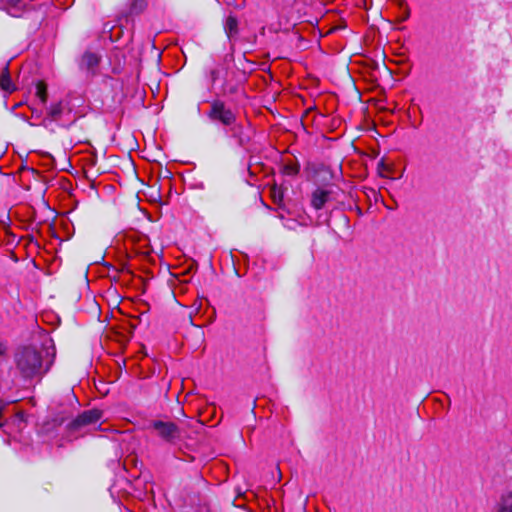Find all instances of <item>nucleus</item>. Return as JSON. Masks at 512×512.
Listing matches in <instances>:
<instances>
[{"label":"nucleus","instance_id":"f257e3e1","mask_svg":"<svg viewBox=\"0 0 512 512\" xmlns=\"http://www.w3.org/2000/svg\"><path fill=\"white\" fill-rule=\"evenodd\" d=\"M13 360L16 371L23 380L40 382L54 364L55 350L23 345L16 349Z\"/></svg>","mask_w":512,"mask_h":512},{"label":"nucleus","instance_id":"f03ea898","mask_svg":"<svg viewBox=\"0 0 512 512\" xmlns=\"http://www.w3.org/2000/svg\"><path fill=\"white\" fill-rule=\"evenodd\" d=\"M149 429L166 444L176 445L182 440V429L172 421L152 420Z\"/></svg>","mask_w":512,"mask_h":512},{"label":"nucleus","instance_id":"7ed1b4c3","mask_svg":"<svg viewBox=\"0 0 512 512\" xmlns=\"http://www.w3.org/2000/svg\"><path fill=\"white\" fill-rule=\"evenodd\" d=\"M206 115L212 122L223 126L225 130L237 120V114L219 99L211 102Z\"/></svg>","mask_w":512,"mask_h":512},{"label":"nucleus","instance_id":"20e7f679","mask_svg":"<svg viewBox=\"0 0 512 512\" xmlns=\"http://www.w3.org/2000/svg\"><path fill=\"white\" fill-rule=\"evenodd\" d=\"M103 413L99 409H90L79 414L74 420H72L67 428L70 432H77L83 427L88 425L96 424L102 418Z\"/></svg>","mask_w":512,"mask_h":512},{"label":"nucleus","instance_id":"39448f33","mask_svg":"<svg viewBox=\"0 0 512 512\" xmlns=\"http://www.w3.org/2000/svg\"><path fill=\"white\" fill-rule=\"evenodd\" d=\"M227 132L230 133L231 137L236 139L238 145L244 149H247L250 144L251 137L246 132L242 123H239L237 120L226 129Z\"/></svg>","mask_w":512,"mask_h":512},{"label":"nucleus","instance_id":"423d86ee","mask_svg":"<svg viewBox=\"0 0 512 512\" xmlns=\"http://www.w3.org/2000/svg\"><path fill=\"white\" fill-rule=\"evenodd\" d=\"M72 112L68 102L60 101L52 104L47 112V118L53 122L62 121L64 116H69Z\"/></svg>","mask_w":512,"mask_h":512},{"label":"nucleus","instance_id":"0eeeda50","mask_svg":"<svg viewBox=\"0 0 512 512\" xmlns=\"http://www.w3.org/2000/svg\"><path fill=\"white\" fill-rule=\"evenodd\" d=\"M31 0H0V8L13 17H19Z\"/></svg>","mask_w":512,"mask_h":512},{"label":"nucleus","instance_id":"6e6552de","mask_svg":"<svg viewBox=\"0 0 512 512\" xmlns=\"http://www.w3.org/2000/svg\"><path fill=\"white\" fill-rule=\"evenodd\" d=\"M331 192L322 188H317L311 195V205L314 209L320 210L330 200Z\"/></svg>","mask_w":512,"mask_h":512},{"label":"nucleus","instance_id":"1a4fd4ad","mask_svg":"<svg viewBox=\"0 0 512 512\" xmlns=\"http://www.w3.org/2000/svg\"><path fill=\"white\" fill-rule=\"evenodd\" d=\"M100 62V57L92 52H85L80 61V68L94 74L95 68Z\"/></svg>","mask_w":512,"mask_h":512},{"label":"nucleus","instance_id":"9d476101","mask_svg":"<svg viewBox=\"0 0 512 512\" xmlns=\"http://www.w3.org/2000/svg\"><path fill=\"white\" fill-rule=\"evenodd\" d=\"M492 512H512V491L503 493Z\"/></svg>","mask_w":512,"mask_h":512},{"label":"nucleus","instance_id":"9b49d317","mask_svg":"<svg viewBox=\"0 0 512 512\" xmlns=\"http://www.w3.org/2000/svg\"><path fill=\"white\" fill-rule=\"evenodd\" d=\"M0 88L8 93H12L15 90V86L11 80L8 65H6L1 72Z\"/></svg>","mask_w":512,"mask_h":512},{"label":"nucleus","instance_id":"f8f14e48","mask_svg":"<svg viewBox=\"0 0 512 512\" xmlns=\"http://www.w3.org/2000/svg\"><path fill=\"white\" fill-rule=\"evenodd\" d=\"M224 30L229 39L238 34V20L235 16L229 15L226 18Z\"/></svg>","mask_w":512,"mask_h":512},{"label":"nucleus","instance_id":"ddd939ff","mask_svg":"<svg viewBox=\"0 0 512 512\" xmlns=\"http://www.w3.org/2000/svg\"><path fill=\"white\" fill-rule=\"evenodd\" d=\"M281 171L284 175L287 176H296L300 171V165L298 162L293 160H287L282 168Z\"/></svg>","mask_w":512,"mask_h":512},{"label":"nucleus","instance_id":"4468645a","mask_svg":"<svg viewBox=\"0 0 512 512\" xmlns=\"http://www.w3.org/2000/svg\"><path fill=\"white\" fill-rule=\"evenodd\" d=\"M36 96L40 99L42 104H45L48 99L47 85L43 81L36 84Z\"/></svg>","mask_w":512,"mask_h":512},{"label":"nucleus","instance_id":"2eb2a0df","mask_svg":"<svg viewBox=\"0 0 512 512\" xmlns=\"http://www.w3.org/2000/svg\"><path fill=\"white\" fill-rule=\"evenodd\" d=\"M399 6L401 9H403V15L401 17V21H406L410 16L409 7H408L407 3L405 2V0H399Z\"/></svg>","mask_w":512,"mask_h":512},{"label":"nucleus","instance_id":"dca6fc26","mask_svg":"<svg viewBox=\"0 0 512 512\" xmlns=\"http://www.w3.org/2000/svg\"><path fill=\"white\" fill-rule=\"evenodd\" d=\"M378 169H379V170H383V171H387V172H390V171H391V168H390L388 165H386V164L384 163V161H383V160H381V161L379 162V164H378Z\"/></svg>","mask_w":512,"mask_h":512},{"label":"nucleus","instance_id":"f3484780","mask_svg":"<svg viewBox=\"0 0 512 512\" xmlns=\"http://www.w3.org/2000/svg\"><path fill=\"white\" fill-rule=\"evenodd\" d=\"M210 77H211L212 82L214 83L219 77V71L216 69L212 70L210 72Z\"/></svg>","mask_w":512,"mask_h":512},{"label":"nucleus","instance_id":"a211bd4d","mask_svg":"<svg viewBox=\"0 0 512 512\" xmlns=\"http://www.w3.org/2000/svg\"><path fill=\"white\" fill-rule=\"evenodd\" d=\"M236 92H237V87H236V86H232V87H230V88H229V90H228V93H229V94H234V93H236Z\"/></svg>","mask_w":512,"mask_h":512},{"label":"nucleus","instance_id":"6ab92c4d","mask_svg":"<svg viewBox=\"0 0 512 512\" xmlns=\"http://www.w3.org/2000/svg\"><path fill=\"white\" fill-rule=\"evenodd\" d=\"M5 346L0 342V356L5 353Z\"/></svg>","mask_w":512,"mask_h":512},{"label":"nucleus","instance_id":"aec40b11","mask_svg":"<svg viewBox=\"0 0 512 512\" xmlns=\"http://www.w3.org/2000/svg\"><path fill=\"white\" fill-rule=\"evenodd\" d=\"M68 121H69V123L67 124V127L72 125L76 121V118L74 117L73 119H68Z\"/></svg>","mask_w":512,"mask_h":512},{"label":"nucleus","instance_id":"412c9836","mask_svg":"<svg viewBox=\"0 0 512 512\" xmlns=\"http://www.w3.org/2000/svg\"><path fill=\"white\" fill-rule=\"evenodd\" d=\"M273 194H274V198H276V191H275V189L273 190Z\"/></svg>","mask_w":512,"mask_h":512}]
</instances>
